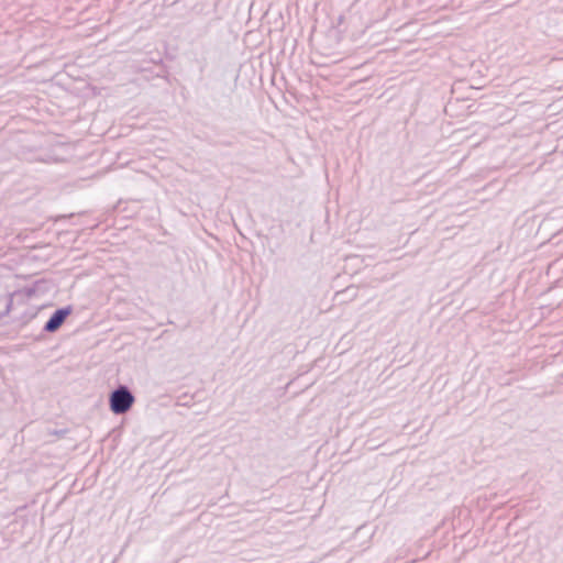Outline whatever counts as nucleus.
Wrapping results in <instances>:
<instances>
[{"label": "nucleus", "instance_id": "1", "mask_svg": "<svg viewBox=\"0 0 563 563\" xmlns=\"http://www.w3.org/2000/svg\"><path fill=\"white\" fill-rule=\"evenodd\" d=\"M134 401V395L125 385H119L109 395V407L114 415H123L128 412Z\"/></svg>", "mask_w": 563, "mask_h": 563}, {"label": "nucleus", "instance_id": "2", "mask_svg": "<svg viewBox=\"0 0 563 563\" xmlns=\"http://www.w3.org/2000/svg\"><path fill=\"white\" fill-rule=\"evenodd\" d=\"M73 307L66 306L56 309L45 322L43 330L48 333L56 332L65 322V320L71 314Z\"/></svg>", "mask_w": 563, "mask_h": 563}]
</instances>
